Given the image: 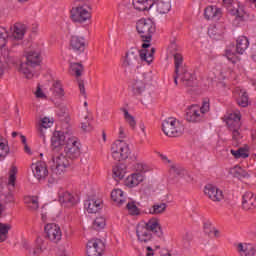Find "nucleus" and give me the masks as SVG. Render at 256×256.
Instances as JSON below:
<instances>
[{"label": "nucleus", "instance_id": "4", "mask_svg": "<svg viewBox=\"0 0 256 256\" xmlns=\"http://www.w3.org/2000/svg\"><path fill=\"white\" fill-rule=\"evenodd\" d=\"M136 31L143 41L142 48L151 47V39H153V33H155V23L151 19L142 18L136 22Z\"/></svg>", "mask_w": 256, "mask_h": 256}, {"label": "nucleus", "instance_id": "12", "mask_svg": "<svg viewBox=\"0 0 256 256\" xmlns=\"http://www.w3.org/2000/svg\"><path fill=\"white\" fill-rule=\"evenodd\" d=\"M44 231L46 233V239H49L51 243H59L63 237L61 227L55 223L46 224Z\"/></svg>", "mask_w": 256, "mask_h": 256}, {"label": "nucleus", "instance_id": "6", "mask_svg": "<svg viewBox=\"0 0 256 256\" xmlns=\"http://www.w3.org/2000/svg\"><path fill=\"white\" fill-rule=\"evenodd\" d=\"M162 131L167 137H181L185 126L176 118H168L162 122Z\"/></svg>", "mask_w": 256, "mask_h": 256}, {"label": "nucleus", "instance_id": "19", "mask_svg": "<svg viewBox=\"0 0 256 256\" xmlns=\"http://www.w3.org/2000/svg\"><path fill=\"white\" fill-rule=\"evenodd\" d=\"M222 15L221 8L217 6L210 5L204 9V17L207 21H219Z\"/></svg>", "mask_w": 256, "mask_h": 256}, {"label": "nucleus", "instance_id": "56", "mask_svg": "<svg viewBox=\"0 0 256 256\" xmlns=\"http://www.w3.org/2000/svg\"><path fill=\"white\" fill-rule=\"evenodd\" d=\"M155 255V249H153L151 246L146 247V256H153Z\"/></svg>", "mask_w": 256, "mask_h": 256}, {"label": "nucleus", "instance_id": "22", "mask_svg": "<svg viewBox=\"0 0 256 256\" xmlns=\"http://www.w3.org/2000/svg\"><path fill=\"white\" fill-rule=\"evenodd\" d=\"M70 47L75 53H83V51H85V38L72 36L70 39Z\"/></svg>", "mask_w": 256, "mask_h": 256}, {"label": "nucleus", "instance_id": "5", "mask_svg": "<svg viewBox=\"0 0 256 256\" xmlns=\"http://www.w3.org/2000/svg\"><path fill=\"white\" fill-rule=\"evenodd\" d=\"M209 111H211V104L209 100H205L201 107L193 105L188 109L186 120L190 123H201V121H205V115H207Z\"/></svg>", "mask_w": 256, "mask_h": 256}, {"label": "nucleus", "instance_id": "11", "mask_svg": "<svg viewBox=\"0 0 256 256\" xmlns=\"http://www.w3.org/2000/svg\"><path fill=\"white\" fill-rule=\"evenodd\" d=\"M149 89V78L146 75L137 77L132 82V93L133 95L140 96L145 95Z\"/></svg>", "mask_w": 256, "mask_h": 256}, {"label": "nucleus", "instance_id": "24", "mask_svg": "<svg viewBox=\"0 0 256 256\" xmlns=\"http://www.w3.org/2000/svg\"><path fill=\"white\" fill-rule=\"evenodd\" d=\"M132 5L136 11H149L155 5V0H132Z\"/></svg>", "mask_w": 256, "mask_h": 256}, {"label": "nucleus", "instance_id": "32", "mask_svg": "<svg viewBox=\"0 0 256 256\" xmlns=\"http://www.w3.org/2000/svg\"><path fill=\"white\" fill-rule=\"evenodd\" d=\"M88 213H97L101 209V200L91 199L85 202Z\"/></svg>", "mask_w": 256, "mask_h": 256}, {"label": "nucleus", "instance_id": "26", "mask_svg": "<svg viewBox=\"0 0 256 256\" xmlns=\"http://www.w3.org/2000/svg\"><path fill=\"white\" fill-rule=\"evenodd\" d=\"M235 95H237V104L239 107H248L249 106V95H247V91L242 88H236L234 91Z\"/></svg>", "mask_w": 256, "mask_h": 256}, {"label": "nucleus", "instance_id": "31", "mask_svg": "<svg viewBox=\"0 0 256 256\" xmlns=\"http://www.w3.org/2000/svg\"><path fill=\"white\" fill-rule=\"evenodd\" d=\"M51 91L53 97H56V99H61L62 97H65V90L63 89V84H61V81L53 82Z\"/></svg>", "mask_w": 256, "mask_h": 256}, {"label": "nucleus", "instance_id": "64", "mask_svg": "<svg viewBox=\"0 0 256 256\" xmlns=\"http://www.w3.org/2000/svg\"><path fill=\"white\" fill-rule=\"evenodd\" d=\"M140 129H141L142 133H145V124H141Z\"/></svg>", "mask_w": 256, "mask_h": 256}, {"label": "nucleus", "instance_id": "63", "mask_svg": "<svg viewBox=\"0 0 256 256\" xmlns=\"http://www.w3.org/2000/svg\"><path fill=\"white\" fill-rule=\"evenodd\" d=\"M184 239H186V241H190L191 240V234L186 233L184 236Z\"/></svg>", "mask_w": 256, "mask_h": 256}, {"label": "nucleus", "instance_id": "42", "mask_svg": "<svg viewBox=\"0 0 256 256\" xmlns=\"http://www.w3.org/2000/svg\"><path fill=\"white\" fill-rule=\"evenodd\" d=\"M106 220L103 216H98L94 220L93 227L96 229V231H101V229H105Z\"/></svg>", "mask_w": 256, "mask_h": 256}, {"label": "nucleus", "instance_id": "55", "mask_svg": "<svg viewBox=\"0 0 256 256\" xmlns=\"http://www.w3.org/2000/svg\"><path fill=\"white\" fill-rule=\"evenodd\" d=\"M236 173L238 174L237 177L240 179H246L249 177V173H247V171L243 170L241 167L236 168Z\"/></svg>", "mask_w": 256, "mask_h": 256}, {"label": "nucleus", "instance_id": "14", "mask_svg": "<svg viewBox=\"0 0 256 256\" xmlns=\"http://www.w3.org/2000/svg\"><path fill=\"white\" fill-rule=\"evenodd\" d=\"M204 195L211 201H214V203H221V201L225 199L223 190L212 184H208L204 187Z\"/></svg>", "mask_w": 256, "mask_h": 256}, {"label": "nucleus", "instance_id": "20", "mask_svg": "<svg viewBox=\"0 0 256 256\" xmlns=\"http://www.w3.org/2000/svg\"><path fill=\"white\" fill-rule=\"evenodd\" d=\"M242 209L251 211L256 209V195L253 192H245L242 196Z\"/></svg>", "mask_w": 256, "mask_h": 256}, {"label": "nucleus", "instance_id": "21", "mask_svg": "<svg viewBox=\"0 0 256 256\" xmlns=\"http://www.w3.org/2000/svg\"><path fill=\"white\" fill-rule=\"evenodd\" d=\"M144 181L145 175L143 173H132L126 178L125 185L133 189V187H138V185H141Z\"/></svg>", "mask_w": 256, "mask_h": 256}, {"label": "nucleus", "instance_id": "10", "mask_svg": "<svg viewBox=\"0 0 256 256\" xmlns=\"http://www.w3.org/2000/svg\"><path fill=\"white\" fill-rule=\"evenodd\" d=\"M71 19L74 23H85L88 19H91V12H89V6L81 5L71 10Z\"/></svg>", "mask_w": 256, "mask_h": 256}, {"label": "nucleus", "instance_id": "48", "mask_svg": "<svg viewBox=\"0 0 256 256\" xmlns=\"http://www.w3.org/2000/svg\"><path fill=\"white\" fill-rule=\"evenodd\" d=\"M112 173L115 179H123V177H125V171L123 168H121V166H114Z\"/></svg>", "mask_w": 256, "mask_h": 256}, {"label": "nucleus", "instance_id": "8", "mask_svg": "<svg viewBox=\"0 0 256 256\" xmlns=\"http://www.w3.org/2000/svg\"><path fill=\"white\" fill-rule=\"evenodd\" d=\"M111 155L114 161H125L129 159V155H131V148L127 142L123 140H116L111 145Z\"/></svg>", "mask_w": 256, "mask_h": 256}, {"label": "nucleus", "instance_id": "9", "mask_svg": "<svg viewBox=\"0 0 256 256\" xmlns=\"http://www.w3.org/2000/svg\"><path fill=\"white\" fill-rule=\"evenodd\" d=\"M64 152L68 159H79L81 155V143L79 139L75 136L68 138Z\"/></svg>", "mask_w": 256, "mask_h": 256}, {"label": "nucleus", "instance_id": "43", "mask_svg": "<svg viewBox=\"0 0 256 256\" xmlns=\"http://www.w3.org/2000/svg\"><path fill=\"white\" fill-rule=\"evenodd\" d=\"M181 79L183 83H185V85H188V87H191V85H193V80L195 79V75L185 70L182 74Z\"/></svg>", "mask_w": 256, "mask_h": 256}, {"label": "nucleus", "instance_id": "35", "mask_svg": "<svg viewBox=\"0 0 256 256\" xmlns=\"http://www.w3.org/2000/svg\"><path fill=\"white\" fill-rule=\"evenodd\" d=\"M204 233L209 237H221V232L211 224V222L204 223Z\"/></svg>", "mask_w": 256, "mask_h": 256}, {"label": "nucleus", "instance_id": "62", "mask_svg": "<svg viewBox=\"0 0 256 256\" xmlns=\"http://www.w3.org/2000/svg\"><path fill=\"white\" fill-rule=\"evenodd\" d=\"M58 256H69V255H67V251L60 250L59 253H58Z\"/></svg>", "mask_w": 256, "mask_h": 256}, {"label": "nucleus", "instance_id": "49", "mask_svg": "<svg viewBox=\"0 0 256 256\" xmlns=\"http://www.w3.org/2000/svg\"><path fill=\"white\" fill-rule=\"evenodd\" d=\"M130 215H138L139 209L137 208V205H135V202H128L126 205Z\"/></svg>", "mask_w": 256, "mask_h": 256}, {"label": "nucleus", "instance_id": "29", "mask_svg": "<svg viewBox=\"0 0 256 256\" xmlns=\"http://www.w3.org/2000/svg\"><path fill=\"white\" fill-rule=\"evenodd\" d=\"M54 120L53 118L44 117L41 119L40 126L38 127V132L40 137L45 139V130L53 127Z\"/></svg>", "mask_w": 256, "mask_h": 256}, {"label": "nucleus", "instance_id": "46", "mask_svg": "<svg viewBox=\"0 0 256 256\" xmlns=\"http://www.w3.org/2000/svg\"><path fill=\"white\" fill-rule=\"evenodd\" d=\"M154 54H155V48H152V54H148L147 51L145 50L139 51V57L141 61H146V63H151V60L153 59Z\"/></svg>", "mask_w": 256, "mask_h": 256}, {"label": "nucleus", "instance_id": "25", "mask_svg": "<svg viewBox=\"0 0 256 256\" xmlns=\"http://www.w3.org/2000/svg\"><path fill=\"white\" fill-rule=\"evenodd\" d=\"M27 33V26L25 24L16 23L12 28V37L17 41H21Z\"/></svg>", "mask_w": 256, "mask_h": 256}, {"label": "nucleus", "instance_id": "50", "mask_svg": "<svg viewBox=\"0 0 256 256\" xmlns=\"http://www.w3.org/2000/svg\"><path fill=\"white\" fill-rule=\"evenodd\" d=\"M208 35L212 37L213 39H219L223 35L221 32H217V27H211L208 29Z\"/></svg>", "mask_w": 256, "mask_h": 256}, {"label": "nucleus", "instance_id": "60", "mask_svg": "<svg viewBox=\"0 0 256 256\" xmlns=\"http://www.w3.org/2000/svg\"><path fill=\"white\" fill-rule=\"evenodd\" d=\"M24 151L25 153H28V155H31V148H29V145L24 144Z\"/></svg>", "mask_w": 256, "mask_h": 256}, {"label": "nucleus", "instance_id": "54", "mask_svg": "<svg viewBox=\"0 0 256 256\" xmlns=\"http://www.w3.org/2000/svg\"><path fill=\"white\" fill-rule=\"evenodd\" d=\"M134 170L138 171L139 173H143V171L147 170V166L143 162H138L134 164Z\"/></svg>", "mask_w": 256, "mask_h": 256}, {"label": "nucleus", "instance_id": "39", "mask_svg": "<svg viewBox=\"0 0 256 256\" xmlns=\"http://www.w3.org/2000/svg\"><path fill=\"white\" fill-rule=\"evenodd\" d=\"M120 111L124 114V119L126 123L132 128L135 129L137 122L135 121V117L129 113V110L127 108H121Z\"/></svg>", "mask_w": 256, "mask_h": 256}, {"label": "nucleus", "instance_id": "3", "mask_svg": "<svg viewBox=\"0 0 256 256\" xmlns=\"http://www.w3.org/2000/svg\"><path fill=\"white\" fill-rule=\"evenodd\" d=\"M7 39H9L7 29L0 27V77L7 67H13L17 63V60L9 54V50L4 48L7 45Z\"/></svg>", "mask_w": 256, "mask_h": 256}, {"label": "nucleus", "instance_id": "18", "mask_svg": "<svg viewBox=\"0 0 256 256\" xmlns=\"http://www.w3.org/2000/svg\"><path fill=\"white\" fill-rule=\"evenodd\" d=\"M32 171L34 177H36L38 181H43L47 178V175H49V170H47V164H45V162L43 161H38L32 164Z\"/></svg>", "mask_w": 256, "mask_h": 256}, {"label": "nucleus", "instance_id": "15", "mask_svg": "<svg viewBox=\"0 0 256 256\" xmlns=\"http://www.w3.org/2000/svg\"><path fill=\"white\" fill-rule=\"evenodd\" d=\"M58 201L62 207H73V205H77L79 198L75 197L71 192L60 188L58 190Z\"/></svg>", "mask_w": 256, "mask_h": 256}, {"label": "nucleus", "instance_id": "53", "mask_svg": "<svg viewBox=\"0 0 256 256\" xmlns=\"http://www.w3.org/2000/svg\"><path fill=\"white\" fill-rule=\"evenodd\" d=\"M226 57H227L228 61H230L231 63H237V61H238L237 55H235V53L231 52V50H226Z\"/></svg>", "mask_w": 256, "mask_h": 256}, {"label": "nucleus", "instance_id": "44", "mask_svg": "<svg viewBox=\"0 0 256 256\" xmlns=\"http://www.w3.org/2000/svg\"><path fill=\"white\" fill-rule=\"evenodd\" d=\"M174 65H175V73L179 75V68L183 65V55L181 53L174 54Z\"/></svg>", "mask_w": 256, "mask_h": 256}, {"label": "nucleus", "instance_id": "23", "mask_svg": "<svg viewBox=\"0 0 256 256\" xmlns=\"http://www.w3.org/2000/svg\"><path fill=\"white\" fill-rule=\"evenodd\" d=\"M237 251L240 256H254L256 255V246L255 244L239 243Z\"/></svg>", "mask_w": 256, "mask_h": 256}, {"label": "nucleus", "instance_id": "17", "mask_svg": "<svg viewBox=\"0 0 256 256\" xmlns=\"http://www.w3.org/2000/svg\"><path fill=\"white\" fill-rule=\"evenodd\" d=\"M139 61V49L131 48L126 53V56L123 61V67L125 69H130L131 67H135Z\"/></svg>", "mask_w": 256, "mask_h": 256}, {"label": "nucleus", "instance_id": "41", "mask_svg": "<svg viewBox=\"0 0 256 256\" xmlns=\"http://www.w3.org/2000/svg\"><path fill=\"white\" fill-rule=\"evenodd\" d=\"M165 209H167V204H155L149 209V213L151 215H160V213H165Z\"/></svg>", "mask_w": 256, "mask_h": 256}, {"label": "nucleus", "instance_id": "1", "mask_svg": "<svg viewBox=\"0 0 256 256\" xmlns=\"http://www.w3.org/2000/svg\"><path fill=\"white\" fill-rule=\"evenodd\" d=\"M153 233L157 237H163V229L159 223V219L152 218L147 223H140L136 227V235L140 243H149L153 239Z\"/></svg>", "mask_w": 256, "mask_h": 256}, {"label": "nucleus", "instance_id": "47", "mask_svg": "<svg viewBox=\"0 0 256 256\" xmlns=\"http://www.w3.org/2000/svg\"><path fill=\"white\" fill-rule=\"evenodd\" d=\"M70 71L75 73L76 77H81V73H83V65L80 63H71Z\"/></svg>", "mask_w": 256, "mask_h": 256}, {"label": "nucleus", "instance_id": "27", "mask_svg": "<svg viewBox=\"0 0 256 256\" xmlns=\"http://www.w3.org/2000/svg\"><path fill=\"white\" fill-rule=\"evenodd\" d=\"M249 49V38L247 36H239L236 40V53L243 55Z\"/></svg>", "mask_w": 256, "mask_h": 256}, {"label": "nucleus", "instance_id": "34", "mask_svg": "<svg viewBox=\"0 0 256 256\" xmlns=\"http://www.w3.org/2000/svg\"><path fill=\"white\" fill-rule=\"evenodd\" d=\"M10 151L9 144L3 139V136H0V161L5 160Z\"/></svg>", "mask_w": 256, "mask_h": 256}, {"label": "nucleus", "instance_id": "45", "mask_svg": "<svg viewBox=\"0 0 256 256\" xmlns=\"http://www.w3.org/2000/svg\"><path fill=\"white\" fill-rule=\"evenodd\" d=\"M15 181H17V167L12 166L9 171L8 185L15 187Z\"/></svg>", "mask_w": 256, "mask_h": 256}, {"label": "nucleus", "instance_id": "7", "mask_svg": "<svg viewBox=\"0 0 256 256\" xmlns=\"http://www.w3.org/2000/svg\"><path fill=\"white\" fill-rule=\"evenodd\" d=\"M226 125L229 131L232 132L233 141L241 140V112L237 111L230 113L226 117Z\"/></svg>", "mask_w": 256, "mask_h": 256}, {"label": "nucleus", "instance_id": "36", "mask_svg": "<svg viewBox=\"0 0 256 256\" xmlns=\"http://www.w3.org/2000/svg\"><path fill=\"white\" fill-rule=\"evenodd\" d=\"M24 203L32 211H37V209H39V198L37 196H26L24 198Z\"/></svg>", "mask_w": 256, "mask_h": 256}, {"label": "nucleus", "instance_id": "51", "mask_svg": "<svg viewBox=\"0 0 256 256\" xmlns=\"http://www.w3.org/2000/svg\"><path fill=\"white\" fill-rule=\"evenodd\" d=\"M170 173H172L173 175H177L179 177L183 175V173H185V170L179 166L172 165L170 167Z\"/></svg>", "mask_w": 256, "mask_h": 256}, {"label": "nucleus", "instance_id": "40", "mask_svg": "<svg viewBox=\"0 0 256 256\" xmlns=\"http://www.w3.org/2000/svg\"><path fill=\"white\" fill-rule=\"evenodd\" d=\"M230 152L235 159H247V157H249V152H247V149L245 148H239L238 150H230Z\"/></svg>", "mask_w": 256, "mask_h": 256}, {"label": "nucleus", "instance_id": "59", "mask_svg": "<svg viewBox=\"0 0 256 256\" xmlns=\"http://www.w3.org/2000/svg\"><path fill=\"white\" fill-rule=\"evenodd\" d=\"M119 137L121 139L125 138V128H123L122 126L119 127Z\"/></svg>", "mask_w": 256, "mask_h": 256}, {"label": "nucleus", "instance_id": "37", "mask_svg": "<svg viewBox=\"0 0 256 256\" xmlns=\"http://www.w3.org/2000/svg\"><path fill=\"white\" fill-rule=\"evenodd\" d=\"M9 231H11L10 224L0 222V243H3L4 241H7Z\"/></svg>", "mask_w": 256, "mask_h": 256}, {"label": "nucleus", "instance_id": "30", "mask_svg": "<svg viewBox=\"0 0 256 256\" xmlns=\"http://www.w3.org/2000/svg\"><path fill=\"white\" fill-rule=\"evenodd\" d=\"M111 199L116 203L119 207L125 203V193L121 189H114L111 192Z\"/></svg>", "mask_w": 256, "mask_h": 256}, {"label": "nucleus", "instance_id": "52", "mask_svg": "<svg viewBox=\"0 0 256 256\" xmlns=\"http://www.w3.org/2000/svg\"><path fill=\"white\" fill-rule=\"evenodd\" d=\"M34 95L37 99H47V95L45 94V92H43V89H41V86H37V89Z\"/></svg>", "mask_w": 256, "mask_h": 256}, {"label": "nucleus", "instance_id": "57", "mask_svg": "<svg viewBox=\"0 0 256 256\" xmlns=\"http://www.w3.org/2000/svg\"><path fill=\"white\" fill-rule=\"evenodd\" d=\"M81 128L83 129V131H91V129H93V128L91 127V124H90L89 122H87V123H82V124H81Z\"/></svg>", "mask_w": 256, "mask_h": 256}, {"label": "nucleus", "instance_id": "61", "mask_svg": "<svg viewBox=\"0 0 256 256\" xmlns=\"http://www.w3.org/2000/svg\"><path fill=\"white\" fill-rule=\"evenodd\" d=\"M20 139H21L23 145H27V138L23 134H20Z\"/></svg>", "mask_w": 256, "mask_h": 256}, {"label": "nucleus", "instance_id": "33", "mask_svg": "<svg viewBox=\"0 0 256 256\" xmlns=\"http://www.w3.org/2000/svg\"><path fill=\"white\" fill-rule=\"evenodd\" d=\"M156 9L162 15L171 11V0H157Z\"/></svg>", "mask_w": 256, "mask_h": 256}, {"label": "nucleus", "instance_id": "38", "mask_svg": "<svg viewBox=\"0 0 256 256\" xmlns=\"http://www.w3.org/2000/svg\"><path fill=\"white\" fill-rule=\"evenodd\" d=\"M43 254V241H38L34 247L29 248L28 256H41Z\"/></svg>", "mask_w": 256, "mask_h": 256}, {"label": "nucleus", "instance_id": "16", "mask_svg": "<svg viewBox=\"0 0 256 256\" xmlns=\"http://www.w3.org/2000/svg\"><path fill=\"white\" fill-rule=\"evenodd\" d=\"M53 163L55 167V173L57 175H63L67 168L71 166V162L67 159V156L60 154L53 158Z\"/></svg>", "mask_w": 256, "mask_h": 256}, {"label": "nucleus", "instance_id": "58", "mask_svg": "<svg viewBox=\"0 0 256 256\" xmlns=\"http://www.w3.org/2000/svg\"><path fill=\"white\" fill-rule=\"evenodd\" d=\"M79 90L81 95L85 96V84H83V82H79Z\"/></svg>", "mask_w": 256, "mask_h": 256}, {"label": "nucleus", "instance_id": "2", "mask_svg": "<svg viewBox=\"0 0 256 256\" xmlns=\"http://www.w3.org/2000/svg\"><path fill=\"white\" fill-rule=\"evenodd\" d=\"M41 50L30 51L26 54V62L20 64L19 71L26 79L35 77V68L41 65Z\"/></svg>", "mask_w": 256, "mask_h": 256}, {"label": "nucleus", "instance_id": "13", "mask_svg": "<svg viewBox=\"0 0 256 256\" xmlns=\"http://www.w3.org/2000/svg\"><path fill=\"white\" fill-rule=\"evenodd\" d=\"M105 251V244L101 239H92L88 241L86 253L88 256H102Z\"/></svg>", "mask_w": 256, "mask_h": 256}, {"label": "nucleus", "instance_id": "28", "mask_svg": "<svg viewBox=\"0 0 256 256\" xmlns=\"http://www.w3.org/2000/svg\"><path fill=\"white\" fill-rule=\"evenodd\" d=\"M65 134L61 131H55L53 133V136L51 138V145L54 149H57L58 147H62V145H65Z\"/></svg>", "mask_w": 256, "mask_h": 256}]
</instances>
